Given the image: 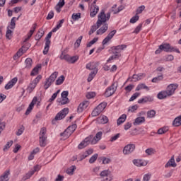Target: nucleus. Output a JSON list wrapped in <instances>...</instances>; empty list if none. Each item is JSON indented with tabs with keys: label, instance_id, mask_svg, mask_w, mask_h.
I'll use <instances>...</instances> for the list:
<instances>
[{
	"label": "nucleus",
	"instance_id": "f257e3e1",
	"mask_svg": "<svg viewBox=\"0 0 181 181\" xmlns=\"http://www.w3.org/2000/svg\"><path fill=\"white\" fill-rule=\"evenodd\" d=\"M98 19L96 22V25H98V26H101L103 23H105L107 21H110V18H111V12H108L107 14H105V11L102 10L98 14Z\"/></svg>",
	"mask_w": 181,
	"mask_h": 181
},
{
	"label": "nucleus",
	"instance_id": "f03ea898",
	"mask_svg": "<svg viewBox=\"0 0 181 181\" xmlns=\"http://www.w3.org/2000/svg\"><path fill=\"white\" fill-rule=\"evenodd\" d=\"M69 114V108H64L62 110H61L57 114L54 119L52 121V123L53 125L56 124V121H60L61 119H63V118L66 117V115Z\"/></svg>",
	"mask_w": 181,
	"mask_h": 181
},
{
	"label": "nucleus",
	"instance_id": "7ed1b4c3",
	"mask_svg": "<svg viewBox=\"0 0 181 181\" xmlns=\"http://www.w3.org/2000/svg\"><path fill=\"white\" fill-rule=\"evenodd\" d=\"M77 129V124H74L69 127H67L66 129L62 133L60 134L61 136H64V138H69Z\"/></svg>",
	"mask_w": 181,
	"mask_h": 181
},
{
	"label": "nucleus",
	"instance_id": "20e7f679",
	"mask_svg": "<svg viewBox=\"0 0 181 181\" xmlns=\"http://www.w3.org/2000/svg\"><path fill=\"white\" fill-rule=\"evenodd\" d=\"M47 139V136H46V128L42 127L40 132V146L42 148L46 146V141Z\"/></svg>",
	"mask_w": 181,
	"mask_h": 181
},
{
	"label": "nucleus",
	"instance_id": "39448f33",
	"mask_svg": "<svg viewBox=\"0 0 181 181\" xmlns=\"http://www.w3.org/2000/svg\"><path fill=\"white\" fill-rule=\"evenodd\" d=\"M117 87H118V83L117 82H114L111 86L108 87L105 92V95L106 97H111L117 91Z\"/></svg>",
	"mask_w": 181,
	"mask_h": 181
},
{
	"label": "nucleus",
	"instance_id": "423d86ee",
	"mask_svg": "<svg viewBox=\"0 0 181 181\" xmlns=\"http://www.w3.org/2000/svg\"><path fill=\"white\" fill-rule=\"evenodd\" d=\"M101 179H103V181H112L113 176L111 175V171L110 170H104L100 174Z\"/></svg>",
	"mask_w": 181,
	"mask_h": 181
},
{
	"label": "nucleus",
	"instance_id": "0eeeda50",
	"mask_svg": "<svg viewBox=\"0 0 181 181\" xmlns=\"http://www.w3.org/2000/svg\"><path fill=\"white\" fill-rule=\"evenodd\" d=\"M177 87H179V85L177 83H170L167 86L165 91L170 97H172V95L175 94V91H176Z\"/></svg>",
	"mask_w": 181,
	"mask_h": 181
},
{
	"label": "nucleus",
	"instance_id": "6e6552de",
	"mask_svg": "<svg viewBox=\"0 0 181 181\" xmlns=\"http://www.w3.org/2000/svg\"><path fill=\"white\" fill-rule=\"evenodd\" d=\"M160 49H162L164 52H176V53H180L179 49H175L173 47L170 46V44H163L160 45Z\"/></svg>",
	"mask_w": 181,
	"mask_h": 181
},
{
	"label": "nucleus",
	"instance_id": "1a4fd4ad",
	"mask_svg": "<svg viewBox=\"0 0 181 181\" xmlns=\"http://www.w3.org/2000/svg\"><path fill=\"white\" fill-rule=\"evenodd\" d=\"M134 151H135V144H129L124 147L122 152L124 155H131Z\"/></svg>",
	"mask_w": 181,
	"mask_h": 181
},
{
	"label": "nucleus",
	"instance_id": "9d476101",
	"mask_svg": "<svg viewBox=\"0 0 181 181\" xmlns=\"http://www.w3.org/2000/svg\"><path fill=\"white\" fill-rule=\"evenodd\" d=\"M52 37V32H49L45 38V46L43 51V54H47L49 53V49L50 47V38Z\"/></svg>",
	"mask_w": 181,
	"mask_h": 181
},
{
	"label": "nucleus",
	"instance_id": "9b49d317",
	"mask_svg": "<svg viewBox=\"0 0 181 181\" xmlns=\"http://www.w3.org/2000/svg\"><path fill=\"white\" fill-rule=\"evenodd\" d=\"M62 101L59 102V105H66V104H69L70 103V100L69 99V91L64 90L61 94Z\"/></svg>",
	"mask_w": 181,
	"mask_h": 181
},
{
	"label": "nucleus",
	"instance_id": "f8f14e48",
	"mask_svg": "<svg viewBox=\"0 0 181 181\" xmlns=\"http://www.w3.org/2000/svg\"><path fill=\"white\" fill-rule=\"evenodd\" d=\"M91 139H93V135H90L89 136L86 137L82 142L79 144L78 148L79 149H83V148H86V146L90 145V143H91Z\"/></svg>",
	"mask_w": 181,
	"mask_h": 181
},
{
	"label": "nucleus",
	"instance_id": "ddd939ff",
	"mask_svg": "<svg viewBox=\"0 0 181 181\" xmlns=\"http://www.w3.org/2000/svg\"><path fill=\"white\" fill-rule=\"evenodd\" d=\"M115 33H117V30H114L111 31L107 35V36L103 40V42H102L103 46H105V45H107V43H108V42H110V40H111V39H112V37H114V35H115Z\"/></svg>",
	"mask_w": 181,
	"mask_h": 181
},
{
	"label": "nucleus",
	"instance_id": "4468645a",
	"mask_svg": "<svg viewBox=\"0 0 181 181\" xmlns=\"http://www.w3.org/2000/svg\"><path fill=\"white\" fill-rule=\"evenodd\" d=\"M37 103V98L35 97L30 104L29 105L26 112L25 115H29L30 112H32V110H33V107H35V104Z\"/></svg>",
	"mask_w": 181,
	"mask_h": 181
},
{
	"label": "nucleus",
	"instance_id": "2eb2a0df",
	"mask_svg": "<svg viewBox=\"0 0 181 181\" xmlns=\"http://www.w3.org/2000/svg\"><path fill=\"white\" fill-rule=\"evenodd\" d=\"M100 64V62H90L86 64V69L88 70H98V66Z\"/></svg>",
	"mask_w": 181,
	"mask_h": 181
},
{
	"label": "nucleus",
	"instance_id": "dca6fc26",
	"mask_svg": "<svg viewBox=\"0 0 181 181\" xmlns=\"http://www.w3.org/2000/svg\"><path fill=\"white\" fill-rule=\"evenodd\" d=\"M133 163L135 166H137V168H141L142 166H146L148 165V162L140 160V159H134L133 160Z\"/></svg>",
	"mask_w": 181,
	"mask_h": 181
},
{
	"label": "nucleus",
	"instance_id": "f3484780",
	"mask_svg": "<svg viewBox=\"0 0 181 181\" xmlns=\"http://www.w3.org/2000/svg\"><path fill=\"white\" fill-rule=\"evenodd\" d=\"M98 11H100V8L97 5L92 4L90 8V18H94L98 13Z\"/></svg>",
	"mask_w": 181,
	"mask_h": 181
},
{
	"label": "nucleus",
	"instance_id": "a211bd4d",
	"mask_svg": "<svg viewBox=\"0 0 181 181\" xmlns=\"http://www.w3.org/2000/svg\"><path fill=\"white\" fill-rule=\"evenodd\" d=\"M89 105H90V102H88L87 100L83 101L82 103H81L78 105V107L77 108L78 112H83V110H86V108H87Z\"/></svg>",
	"mask_w": 181,
	"mask_h": 181
},
{
	"label": "nucleus",
	"instance_id": "6ab92c4d",
	"mask_svg": "<svg viewBox=\"0 0 181 181\" xmlns=\"http://www.w3.org/2000/svg\"><path fill=\"white\" fill-rule=\"evenodd\" d=\"M103 136V132H99L96 134V135L94 136V138L90 140V144L91 145H95L100 139L101 137Z\"/></svg>",
	"mask_w": 181,
	"mask_h": 181
},
{
	"label": "nucleus",
	"instance_id": "aec40b11",
	"mask_svg": "<svg viewBox=\"0 0 181 181\" xmlns=\"http://www.w3.org/2000/svg\"><path fill=\"white\" fill-rule=\"evenodd\" d=\"M16 83H18V78L16 77L8 81V83L4 87L5 90H11V88L15 86Z\"/></svg>",
	"mask_w": 181,
	"mask_h": 181
},
{
	"label": "nucleus",
	"instance_id": "412c9836",
	"mask_svg": "<svg viewBox=\"0 0 181 181\" xmlns=\"http://www.w3.org/2000/svg\"><path fill=\"white\" fill-rule=\"evenodd\" d=\"M153 101V97L152 96H146L138 100L139 104H144L146 103H152Z\"/></svg>",
	"mask_w": 181,
	"mask_h": 181
},
{
	"label": "nucleus",
	"instance_id": "4be33fe9",
	"mask_svg": "<svg viewBox=\"0 0 181 181\" xmlns=\"http://www.w3.org/2000/svg\"><path fill=\"white\" fill-rule=\"evenodd\" d=\"M9 175H11V171L9 170H6L3 175L0 176V181H9Z\"/></svg>",
	"mask_w": 181,
	"mask_h": 181
},
{
	"label": "nucleus",
	"instance_id": "5701e85b",
	"mask_svg": "<svg viewBox=\"0 0 181 181\" xmlns=\"http://www.w3.org/2000/svg\"><path fill=\"white\" fill-rule=\"evenodd\" d=\"M108 30V24L105 23L99 30H97L96 35H103Z\"/></svg>",
	"mask_w": 181,
	"mask_h": 181
},
{
	"label": "nucleus",
	"instance_id": "b1692460",
	"mask_svg": "<svg viewBox=\"0 0 181 181\" xmlns=\"http://www.w3.org/2000/svg\"><path fill=\"white\" fill-rule=\"evenodd\" d=\"M168 97L170 96L168 95L166 90H162L157 95V98H158V100H165V98H168Z\"/></svg>",
	"mask_w": 181,
	"mask_h": 181
},
{
	"label": "nucleus",
	"instance_id": "393cba45",
	"mask_svg": "<svg viewBox=\"0 0 181 181\" xmlns=\"http://www.w3.org/2000/svg\"><path fill=\"white\" fill-rule=\"evenodd\" d=\"M112 50H115L113 52H117L119 54L121 53L122 50H124V49H127V45H120L117 46H115L112 47Z\"/></svg>",
	"mask_w": 181,
	"mask_h": 181
},
{
	"label": "nucleus",
	"instance_id": "a878e982",
	"mask_svg": "<svg viewBox=\"0 0 181 181\" xmlns=\"http://www.w3.org/2000/svg\"><path fill=\"white\" fill-rule=\"evenodd\" d=\"M170 166H172V168H176V166H177L176 163L175 162V157L174 156H173L168 160V162H167V163L165 165V168H170Z\"/></svg>",
	"mask_w": 181,
	"mask_h": 181
},
{
	"label": "nucleus",
	"instance_id": "bb28decb",
	"mask_svg": "<svg viewBox=\"0 0 181 181\" xmlns=\"http://www.w3.org/2000/svg\"><path fill=\"white\" fill-rule=\"evenodd\" d=\"M66 3L64 2V0H60L58 4L55 6V9L57 11V12L60 13V9H62V8H63L64 5Z\"/></svg>",
	"mask_w": 181,
	"mask_h": 181
},
{
	"label": "nucleus",
	"instance_id": "cd10ccee",
	"mask_svg": "<svg viewBox=\"0 0 181 181\" xmlns=\"http://www.w3.org/2000/svg\"><path fill=\"white\" fill-rule=\"evenodd\" d=\"M141 90H146V91H149V87L145 83H140L136 86V91H139Z\"/></svg>",
	"mask_w": 181,
	"mask_h": 181
},
{
	"label": "nucleus",
	"instance_id": "c85d7f7f",
	"mask_svg": "<svg viewBox=\"0 0 181 181\" xmlns=\"http://www.w3.org/2000/svg\"><path fill=\"white\" fill-rule=\"evenodd\" d=\"M98 122L99 124H107L108 122V117L107 116H100L97 119Z\"/></svg>",
	"mask_w": 181,
	"mask_h": 181
},
{
	"label": "nucleus",
	"instance_id": "c756f323",
	"mask_svg": "<svg viewBox=\"0 0 181 181\" xmlns=\"http://www.w3.org/2000/svg\"><path fill=\"white\" fill-rule=\"evenodd\" d=\"M144 122H145V117H136L134 120V125H141V124H144Z\"/></svg>",
	"mask_w": 181,
	"mask_h": 181
},
{
	"label": "nucleus",
	"instance_id": "7c9ffc66",
	"mask_svg": "<svg viewBox=\"0 0 181 181\" xmlns=\"http://www.w3.org/2000/svg\"><path fill=\"white\" fill-rule=\"evenodd\" d=\"M173 127H180L181 125V115L177 117L173 122Z\"/></svg>",
	"mask_w": 181,
	"mask_h": 181
},
{
	"label": "nucleus",
	"instance_id": "2f4dec72",
	"mask_svg": "<svg viewBox=\"0 0 181 181\" xmlns=\"http://www.w3.org/2000/svg\"><path fill=\"white\" fill-rule=\"evenodd\" d=\"M97 73H98V70H95L91 71L89 74L88 78V82L90 83V81H93V78H94V77H95V76L97 75Z\"/></svg>",
	"mask_w": 181,
	"mask_h": 181
},
{
	"label": "nucleus",
	"instance_id": "473e14b6",
	"mask_svg": "<svg viewBox=\"0 0 181 181\" xmlns=\"http://www.w3.org/2000/svg\"><path fill=\"white\" fill-rule=\"evenodd\" d=\"M44 35L45 30H43V28H41L40 30H39L37 35H35V40L38 41L40 39H42Z\"/></svg>",
	"mask_w": 181,
	"mask_h": 181
},
{
	"label": "nucleus",
	"instance_id": "72a5a7b5",
	"mask_svg": "<svg viewBox=\"0 0 181 181\" xmlns=\"http://www.w3.org/2000/svg\"><path fill=\"white\" fill-rule=\"evenodd\" d=\"M33 63L31 58H27L25 61V69H31Z\"/></svg>",
	"mask_w": 181,
	"mask_h": 181
},
{
	"label": "nucleus",
	"instance_id": "f704fd0d",
	"mask_svg": "<svg viewBox=\"0 0 181 181\" xmlns=\"http://www.w3.org/2000/svg\"><path fill=\"white\" fill-rule=\"evenodd\" d=\"M58 74H59V73L55 71V72L52 73L47 79L49 81H52V83H54V81L56 80V78H57V75Z\"/></svg>",
	"mask_w": 181,
	"mask_h": 181
},
{
	"label": "nucleus",
	"instance_id": "c9c22d12",
	"mask_svg": "<svg viewBox=\"0 0 181 181\" xmlns=\"http://www.w3.org/2000/svg\"><path fill=\"white\" fill-rule=\"evenodd\" d=\"M101 26H98V24L92 25L90 31L88 32V35L91 36V35H93V33H94V32H95V30H97V29H98Z\"/></svg>",
	"mask_w": 181,
	"mask_h": 181
},
{
	"label": "nucleus",
	"instance_id": "e433bc0d",
	"mask_svg": "<svg viewBox=\"0 0 181 181\" xmlns=\"http://www.w3.org/2000/svg\"><path fill=\"white\" fill-rule=\"evenodd\" d=\"M42 66L41 65H37L36 67H35L31 73H30V76H36V74H37V73H39V69H41Z\"/></svg>",
	"mask_w": 181,
	"mask_h": 181
},
{
	"label": "nucleus",
	"instance_id": "4c0bfd02",
	"mask_svg": "<svg viewBox=\"0 0 181 181\" xmlns=\"http://www.w3.org/2000/svg\"><path fill=\"white\" fill-rule=\"evenodd\" d=\"M76 169H77L76 165H71L70 168H69L66 170V172L67 175H74V171L76 170Z\"/></svg>",
	"mask_w": 181,
	"mask_h": 181
},
{
	"label": "nucleus",
	"instance_id": "58836bf2",
	"mask_svg": "<svg viewBox=\"0 0 181 181\" xmlns=\"http://www.w3.org/2000/svg\"><path fill=\"white\" fill-rule=\"evenodd\" d=\"M113 53L115 55L110 57L108 59H107V62H111V60H114L115 59H119V57L121 56V54H119L118 52H114Z\"/></svg>",
	"mask_w": 181,
	"mask_h": 181
},
{
	"label": "nucleus",
	"instance_id": "ea45409f",
	"mask_svg": "<svg viewBox=\"0 0 181 181\" xmlns=\"http://www.w3.org/2000/svg\"><path fill=\"white\" fill-rule=\"evenodd\" d=\"M125 119H127V115H122L117 119V125H121V124H124V122H125Z\"/></svg>",
	"mask_w": 181,
	"mask_h": 181
},
{
	"label": "nucleus",
	"instance_id": "a19ab883",
	"mask_svg": "<svg viewBox=\"0 0 181 181\" xmlns=\"http://www.w3.org/2000/svg\"><path fill=\"white\" fill-rule=\"evenodd\" d=\"M12 33H13V32L11 30V29H9V27H8L6 33V39H8V40H11L12 39Z\"/></svg>",
	"mask_w": 181,
	"mask_h": 181
},
{
	"label": "nucleus",
	"instance_id": "79ce46f5",
	"mask_svg": "<svg viewBox=\"0 0 181 181\" xmlns=\"http://www.w3.org/2000/svg\"><path fill=\"white\" fill-rule=\"evenodd\" d=\"M32 176H33V171H30L23 177L22 180H28V179H30Z\"/></svg>",
	"mask_w": 181,
	"mask_h": 181
},
{
	"label": "nucleus",
	"instance_id": "37998d69",
	"mask_svg": "<svg viewBox=\"0 0 181 181\" xmlns=\"http://www.w3.org/2000/svg\"><path fill=\"white\" fill-rule=\"evenodd\" d=\"M106 107H107V103L103 102L102 103L99 104L96 107H98L99 110L103 112V111L105 110Z\"/></svg>",
	"mask_w": 181,
	"mask_h": 181
},
{
	"label": "nucleus",
	"instance_id": "c03bdc74",
	"mask_svg": "<svg viewBox=\"0 0 181 181\" xmlns=\"http://www.w3.org/2000/svg\"><path fill=\"white\" fill-rule=\"evenodd\" d=\"M22 54H23V50L21 49H20L17 53L13 56V59L14 60H18V59H19L21 57V56H22Z\"/></svg>",
	"mask_w": 181,
	"mask_h": 181
},
{
	"label": "nucleus",
	"instance_id": "a18cd8bd",
	"mask_svg": "<svg viewBox=\"0 0 181 181\" xmlns=\"http://www.w3.org/2000/svg\"><path fill=\"white\" fill-rule=\"evenodd\" d=\"M64 76L62 75L61 76H59L56 81V86H60V84H63V83L64 82Z\"/></svg>",
	"mask_w": 181,
	"mask_h": 181
},
{
	"label": "nucleus",
	"instance_id": "49530a36",
	"mask_svg": "<svg viewBox=\"0 0 181 181\" xmlns=\"http://www.w3.org/2000/svg\"><path fill=\"white\" fill-rule=\"evenodd\" d=\"M59 58L61 59V60H65L66 62H67L69 63V62L70 60V55L64 54L62 52V54L60 55Z\"/></svg>",
	"mask_w": 181,
	"mask_h": 181
},
{
	"label": "nucleus",
	"instance_id": "de8ad7c7",
	"mask_svg": "<svg viewBox=\"0 0 181 181\" xmlns=\"http://www.w3.org/2000/svg\"><path fill=\"white\" fill-rule=\"evenodd\" d=\"M78 60V56L77 55L74 57H69V63H70L71 64H74V63H76V62H77Z\"/></svg>",
	"mask_w": 181,
	"mask_h": 181
},
{
	"label": "nucleus",
	"instance_id": "09e8293b",
	"mask_svg": "<svg viewBox=\"0 0 181 181\" xmlns=\"http://www.w3.org/2000/svg\"><path fill=\"white\" fill-rule=\"evenodd\" d=\"M146 153H147L148 156H152V155H155V153H156V151L155 149H153V148H147L145 151Z\"/></svg>",
	"mask_w": 181,
	"mask_h": 181
},
{
	"label": "nucleus",
	"instance_id": "8fccbe9b",
	"mask_svg": "<svg viewBox=\"0 0 181 181\" xmlns=\"http://www.w3.org/2000/svg\"><path fill=\"white\" fill-rule=\"evenodd\" d=\"M163 80V75H160L157 77L153 78L151 81L152 83H158V81H162Z\"/></svg>",
	"mask_w": 181,
	"mask_h": 181
},
{
	"label": "nucleus",
	"instance_id": "3c124183",
	"mask_svg": "<svg viewBox=\"0 0 181 181\" xmlns=\"http://www.w3.org/2000/svg\"><path fill=\"white\" fill-rule=\"evenodd\" d=\"M13 144V141H9L6 143V144L4 146V148H3V151H4V152L6 151H8L11 146H12V144Z\"/></svg>",
	"mask_w": 181,
	"mask_h": 181
},
{
	"label": "nucleus",
	"instance_id": "603ef678",
	"mask_svg": "<svg viewBox=\"0 0 181 181\" xmlns=\"http://www.w3.org/2000/svg\"><path fill=\"white\" fill-rule=\"evenodd\" d=\"M52 84H53V82L49 81V79L47 78L45 81V83L44 84L45 90H47V88H49V87H50V86H52Z\"/></svg>",
	"mask_w": 181,
	"mask_h": 181
},
{
	"label": "nucleus",
	"instance_id": "864d4df0",
	"mask_svg": "<svg viewBox=\"0 0 181 181\" xmlns=\"http://www.w3.org/2000/svg\"><path fill=\"white\" fill-rule=\"evenodd\" d=\"M73 21H78L81 18V13H73L71 16Z\"/></svg>",
	"mask_w": 181,
	"mask_h": 181
},
{
	"label": "nucleus",
	"instance_id": "5fc2aeb1",
	"mask_svg": "<svg viewBox=\"0 0 181 181\" xmlns=\"http://www.w3.org/2000/svg\"><path fill=\"white\" fill-rule=\"evenodd\" d=\"M156 115V112L155 110H150L147 112V118H153Z\"/></svg>",
	"mask_w": 181,
	"mask_h": 181
},
{
	"label": "nucleus",
	"instance_id": "6e6d98bb",
	"mask_svg": "<svg viewBox=\"0 0 181 181\" xmlns=\"http://www.w3.org/2000/svg\"><path fill=\"white\" fill-rule=\"evenodd\" d=\"M102 112L99 110V109L96 107L92 112V117H98L99 114H100Z\"/></svg>",
	"mask_w": 181,
	"mask_h": 181
},
{
	"label": "nucleus",
	"instance_id": "4d7b16f0",
	"mask_svg": "<svg viewBox=\"0 0 181 181\" xmlns=\"http://www.w3.org/2000/svg\"><path fill=\"white\" fill-rule=\"evenodd\" d=\"M135 86L133 84H129V86H126L124 88V90L127 91V93H131L132 90H134Z\"/></svg>",
	"mask_w": 181,
	"mask_h": 181
},
{
	"label": "nucleus",
	"instance_id": "13d9d810",
	"mask_svg": "<svg viewBox=\"0 0 181 181\" xmlns=\"http://www.w3.org/2000/svg\"><path fill=\"white\" fill-rule=\"evenodd\" d=\"M16 18L13 17L12 19L11 20V24L10 26L8 27V29H14L15 26H16V23H15Z\"/></svg>",
	"mask_w": 181,
	"mask_h": 181
},
{
	"label": "nucleus",
	"instance_id": "bf43d9fd",
	"mask_svg": "<svg viewBox=\"0 0 181 181\" xmlns=\"http://www.w3.org/2000/svg\"><path fill=\"white\" fill-rule=\"evenodd\" d=\"M138 21H139V16L136 14L130 19V23H136V22H138Z\"/></svg>",
	"mask_w": 181,
	"mask_h": 181
},
{
	"label": "nucleus",
	"instance_id": "052dcab7",
	"mask_svg": "<svg viewBox=\"0 0 181 181\" xmlns=\"http://www.w3.org/2000/svg\"><path fill=\"white\" fill-rule=\"evenodd\" d=\"M98 158V154H97V153L94 154L89 159V163H94V162H95V160H97Z\"/></svg>",
	"mask_w": 181,
	"mask_h": 181
},
{
	"label": "nucleus",
	"instance_id": "680f3d73",
	"mask_svg": "<svg viewBox=\"0 0 181 181\" xmlns=\"http://www.w3.org/2000/svg\"><path fill=\"white\" fill-rule=\"evenodd\" d=\"M97 42H98V37L93 38L89 42V43L87 44V47H91V45H94V43H97Z\"/></svg>",
	"mask_w": 181,
	"mask_h": 181
},
{
	"label": "nucleus",
	"instance_id": "e2e57ef3",
	"mask_svg": "<svg viewBox=\"0 0 181 181\" xmlns=\"http://www.w3.org/2000/svg\"><path fill=\"white\" fill-rule=\"evenodd\" d=\"M141 95V93L136 92L134 95H132V97L129 99V101H134V100H136L139 96Z\"/></svg>",
	"mask_w": 181,
	"mask_h": 181
},
{
	"label": "nucleus",
	"instance_id": "0e129e2a",
	"mask_svg": "<svg viewBox=\"0 0 181 181\" xmlns=\"http://www.w3.org/2000/svg\"><path fill=\"white\" fill-rule=\"evenodd\" d=\"M142 30V23H140L134 30L133 33H136V35H138L139 32Z\"/></svg>",
	"mask_w": 181,
	"mask_h": 181
},
{
	"label": "nucleus",
	"instance_id": "69168bd1",
	"mask_svg": "<svg viewBox=\"0 0 181 181\" xmlns=\"http://www.w3.org/2000/svg\"><path fill=\"white\" fill-rule=\"evenodd\" d=\"M119 136H121V134L119 133L116 134L115 136H113L110 138V141L115 142V141H117V139H118V138H119Z\"/></svg>",
	"mask_w": 181,
	"mask_h": 181
},
{
	"label": "nucleus",
	"instance_id": "338daca9",
	"mask_svg": "<svg viewBox=\"0 0 181 181\" xmlns=\"http://www.w3.org/2000/svg\"><path fill=\"white\" fill-rule=\"evenodd\" d=\"M145 11V6H141L136 9V15H139V13H142Z\"/></svg>",
	"mask_w": 181,
	"mask_h": 181
},
{
	"label": "nucleus",
	"instance_id": "774afa93",
	"mask_svg": "<svg viewBox=\"0 0 181 181\" xmlns=\"http://www.w3.org/2000/svg\"><path fill=\"white\" fill-rule=\"evenodd\" d=\"M95 95V92H88L86 94V98L90 100L91 98H94V96Z\"/></svg>",
	"mask_w": 181,
	"mask_h": 181
}]
</instances>
